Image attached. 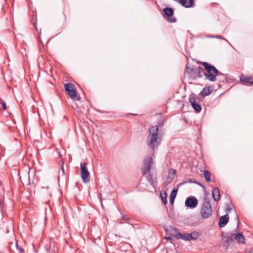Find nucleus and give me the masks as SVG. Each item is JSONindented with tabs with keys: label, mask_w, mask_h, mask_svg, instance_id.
Here are the masks:
<instances>
[{
	"label": "nucleus",
	"mask_w": 253,
	"mask_h": 253,
	"mask_svg": "<svg viewBox=\"0 0 253 253\" xmlns=\"http://www.w3.org/2000/svg\"><path fill=\"white\" fill-rule=\"evenodd\" d=\"M159 132L158 126H153L149 129L147 143L149 147L152 150L157 148L160 144L161 137Z\"/></svg>",
	"instance_id": "1"
},
{
	"label": "nucleus",
	"mask_w": 253,
	"mask_h": 253,
	"mask_svg": "<svg viewBox=\"0 0 253 253\" xmlns=\"http://www.w3.org/2000/svg\"><path fill=\"white\" fill-rule=\"evenodd\" d=\"M203 201L200 213L203 218L207 219L211 216L212 213V210L210 203V200L208 197V194H206Z\"/></svg>",
	"instance_id": "2"
},
{
	"label": "nucleus",
	"mask_w": 253,
	"mask_h": 253,
	"mask_svg": "<svg viewBox=\"0 0 253 253\" xmlns=\"http://www.w3.org/2000/svg\"><path fill=\"white\" fill-rule=\"evenodd\" d=\"M202 65L208 72L207 74H205L207 79L211 82L215 81L216 77L219 74L218 70L213 66L207 62H204Z\"/></svg>",
	"instance_id": "3"
},
{
	"label": "nucleus",
	"mask_w": 253,
	"mask_h": 253,
	"mask_svg": "<svg viewBox=\"0 0 253 253\" xmlns=\"http://www.w3.org/2000/svg\"><path fill=\"white\" fill-rule=\"evenodd\" d=\"M153 160L150 156L146 157L143 160V167L142 169V173L143 175L148 173L153 168Z\"/></svg>",
	"instance_id": "4"
},
{
	"label": "nucleus",
	"mask_w": 253,
	"mask_h": 253,
	"mask_svg": "<svg viewBox=\"0 0 253 253\" xmlns=\"http://www.w3.org/2000/svg\"><path fill=\"white\" fill-rule=\"evenodd\" d=\"M87 164L83 162L80 164V168L81 171V177L83 182L87 183L89 181V172L88 171L87 168Z\"/></svg>",
	"instance_id": "5"
},
{
	"label": "nucleus",
	"mask_w": 253,
	"mask_h": 253,
	"mask_svg": "<svg viewBox=\"0 0 253 253\" xmlns=\"http://www.w3.org/2000/svg\"><path fill=\"white\" fill-rule=\"evenodd\" d=\"M198 201L197 199L193 196L187 198L185 201V206L190 209H194L197 206Z\"/></svg>",
	"instance_id": "6"
},
{
	"label": "nucleus",
	"mask_w": 253,
	"mask_h": 253,
	"mask_svg": "<svg viewBox=\"0 0 253 253\" xmlns=\"http://www.w3.org/2000/svg\"><path fill=\"white\" fill-rule=\"evenodd\" d=\"M165 14L168 16L167 20L169 22L173 23L176 22L175 18L173 16V10L172 8L167 7L163 10Z\"/></svg>",
	"instance_id": "7"
},
{
	"label": "nucleus",
	"mask_w": 253,
	"mask_h": 253,
	"mask_svg": "<svg viewBox=\"0 0 253 253\" xmlns=\"http://www.w3.org/2000/svg\"><path fill=\"white\" fill-rule=\"evenodd\" d=\"M68 95L71 97L73 100H80V96L77 94V91L75 88L68 90L66 91Z\"/></svg>",
	"instance_id": "8"
},
{
	"label": "nucleus",
	"mask_w": 253,
	"mask_h": 253,
	"mask_svg": "<svg viewBox=\"0 0 253 253\" xmlns=\"http://www.w3.org/2000/svg\"><path fill=\"white\" fill-rule=\"evenodd\" d=\"M175 237L177 239H181L185 241H190L191 240V235L189 234H181L179 232L176 233Z\"/></svg>",
	"instance_id": "9"
},
{
	"label": "nucleus",
	"mask_w": 253,
	"mask_h": 253,
	"mask_svg": "<svg viewBox=\"0 0 253 253\" xmlns=\"http://www.w3.org/2000/svg\"><path fill=\"white\" fill-rule=\"evenodd\" d=\"M229 218L227 214L221 216L219 218V226L220 227L225 226L228 222Z\"/></svg>",
	"instance_id": "10"
},
{
	"label": "nucleus",
	"mask_w": 253,
	"mask_h": 253,
	"mask_svg": "<svg viewBox=\"0 0 253 253\" xmlns=\"http://www.w3.org/2000/svg\"><path fill=\"white\" fill-rule=\"evenodd\" d=\"M189 101L193 109L197 112H200L201 110V107L200 104L196 103L195 99L194 98H190Z\"/></svg>",
	"instance_id": "11"
},
{
	"label": "nucleus",
	"mask_w": 253,
	"mask_h": 253,
	"mask_svg": "<svg viewBox=\"0 0 253 253\" xmlns=\"http://www.w3.org/2000/svg\"><path fill=\"white\" fill-rule=\"evenodd\" d=\"M212 195L213 200L217 201L220 199V195L219 190L218 188H213L212 190Z\"/></svg>",
	"instance_id": "12"
},
{
	"label": "nucleus",
	"mask_w": 253,
	"mask_h": 253,
	"mask_svg": "<svg viewBox=\"0 0 253 253\" xmlns=\"http://www.w3.org/2000/svg\"><path fill=\"white\" fill-rule=\"evenodd\" d=\"M178 2L185 7H190L194 3L193 0H178Z\"/></svg>",
	"instance_id": "13"
},
{
	"label": "nucleus",
	"mask_w": 253,
	"mask_h": 253,
	"mask_svg": "<svg viewBox=\"0 0 253 253\" xmlns=\"http://www.w3.org/2000/svg\"><path fill=\"white\" fill-rule=\"evenodd\" d=\"M143 175L145 176L147 180L153 186L156 184V181H155V178H153V174L151 173L150 171H149L147 174Z\"/></svg>",
	"instance_id": "14"
},
{
	"label": "nucleus",
	"mask_w": 253,
	"mask_h": 253,
	"mask_svg": "<svg viewBox=\"0 0 253 253\" xmlns=\"http://www.w3.org/2000/svg\"><path fill=\"white\" fill-rule=\"evenodd\" d=\"M240 81L245 85L253 84L251 78H247L244 76H242L240 77Z\"/></svg>",
	"instance_id": "15"
},
{
	"label": "nucleus",
	"mask_w": 253,
	"mask_h": 253,
	"mask_svg": "<svg viewBox=\"0 0 253 253\" xmlns=\"http://www.w3.org/2000/svg\"><path fill=\"white\" fill-rule=\"evenodd\" d=\"M213 89L211 87H205L203 88V90L201 92L200 94L202 96H206L211 93Z\"/></svg>",
	"instance_id": "16"
},
{
	"label": "nucleus",
	"mask_w": 253,
	"mask_h": 253,
	"mask_svg": "<svg viewBox=\"0 0 253 253\" xmlns=\"http://www.w3.org/2000/svg\"><path fill=\"white\" fill-rule=\"evenodd\" d=\"M234 234V239L236 240V241L239 243L243 244L245 243V238L244 236L241 233H237L236 234L235 233H233Z\"/></svg>",
	"instance_id": "17"
},
{
	"label": "nucleus",
	"mask_w": 253,
	"mask_h": 253,
	"mask_svg": "<svg viewBox=\"0 0 253 253\" xmlns=\"http://www.w3.org/2000/svg\"><path fill=\"white\" fill-rule=\"evenodd\" d=\"M224 241L228 244L233 243L234 242V234H231L230 236H227L224 238Z\"/></svg>",
	"instance_id": "18"
},
{
	"label": "nucleus",
	"mask_w": 253,
	"mask_h": 253,
	"mask_svg": "<svg viewBox=\"0 0 253 253\" xmlns=\"http://www.w3.org/2000/svg\"><path fill=\"white\" fill-rule=\"evenodd\" d=\"M203 175H204V177L205 180L207 182H210L211 181V177H210L211 174H210V172L208 170H205L203 173Z\"/></svg>",
	"instance_id": "19"
},
{
	"label": "nucleus",
	"mask_w": 253,
	"mask_h": 253,
	"mask_svg": "<svg viewBox=\"0 0 253 253\" xmlns=\"http://www.w3.org/2000/svg\"><path fill=\"white\" fill-rule=\"evenodd\" d=\"M65 89L66 91L72 90L75 88L74 85L72 84H66L64 85Z\"/></svg>",
	"instance_id": "20"
},
{
	"label": "nucleus",
	"mask_w": 253,
	"mask_h": 253,
	"mask_svg": "<svg viewBox=\"0 0 253 253\" xmlns=\"http://www.w3.org/2000/svg\"><path fill=\"white\" fill-rule=\"evenodd\" d=\"M190 234L191 235V240H196L198 239L199 237V234L197 232H194Z\"/></svg>",
	"instance_id": "21"
},
{
	"label": "nucleus",
	"mask_w": 253,
	"mask_h": 253,
	"mask_svg": "<svg viewBox=\"0 0 253 253\" xmlns=\"http://www.w3.org/2000/svg\"><path fill=\"white\" fill-rule=\"evenodd\" d=\"M162 201L165 204H166L167 203V193L165 192L164 193V196L161 194Z\"/></svg>",
	"instance_id": "22"
},
{
	"label": "nucleus",
	"mask_w": 253,
	"mask_h": 253,
	"mask_svg": "<svg viewBox=\"0 0 253 253\" xmlns=\"http://www.w3.org/2000/svg\"><path fill=\"white\" fill-rule=\"evenodd\" d=\"M177 192V189H173L171 191L170 198H172V197H173V199H175L176 195Z\"/></svg>",
	"instance_id": "23"
},
{
	"label": "nucleus",
	"mask_w": 253,
	"mask_h": 253,
	"mask_svg": "<svg viewBox=\"0 0 253 253\" xmlns=\"http://www.w3.org/2000/svg\"><path fill=\"white\" fill-rule=\"evenodd\" d=\"M0 104H1V106H2L3 110H6V103L1 99H0Z\"/></svg>",
	"instance_id": "24"
},
{
	"label": "nucleus",
	"mask_w": 253,
	"mask_h": 253,
	"mask_svg": "<svg viewBox=\"0 0 253 253\" xmlns=\"http://www.w3.org/2000/svg\"><path fill=\"white\" fill-rule=\"evenodd\" d=\"M16 248L18 251V253H24V250L20 247H18L17 243H16Z\"/></svg>",
	"instance_id": "25"
},
{
	"label": "nucleus",
	"mask_w": 253,
	"mask_h": 253,
	"mask_svg": "<svg viewBox=\"0 0 253 253\" xmlns=\"http://www.w3.org/2000/svg\"><path fill=\"white\" fill-rule=\"evenodd\" d=\"M198 73L199 74L200 77H202V74H204L205 73L204 72L203 69L201 67H199L198 68Z\"/></svg>",
	"instance_id": "26"
},
{
	"label": "nucleus",
	"mask_w": 253,
	"mask_h": 253,
	"mask_svg": "<svg viewBox=\"0 0 253 253\" xmlns=\"http://www.w3.org/2000/svg\"><path fill=\"white\" fill-rule=\"evenodd\" d=\"M176 171L175 169H170L169 170V173L170 174H172V175H174L176 174Z\"/></svg>",
	"instance_id": "27"
},
{
	"label": "nucleus",
	"mask_w": 253,
	"mask_h": 253,
	"mask_svg": "<svg viewBox=\"0 0 253 253\" xmlns=\"http://www.w3.org/2000/svg\"><path fill=\"white\" fill-rule=\"evenodd\" d=\"M209 37H211V38H217V39H221L225 40L221 36H220V35L211 36Z\"/></svg>",
	"instance_id": "28"
},
{
	"label": "nucleus",
	"mask_w": 253,
	"mask_h": 253,
	"mask_svg": "<svg viewBox=\"0 0 253 253\" xmlns=\"http://www.w3.org/2000/svg\"><path fill=\"white\" fill-rule=\"evenodd\" d=\"M226 211L228 212H229L230 211H231V208L230 207L229 205H227Z\"/></svg>",
	"instance_id": "29"
},
{
	"label": "nucleus",
	"mask_w": 253,
	"mask_h": 253,
	"mask_svg": "<svg viewBox=\"0 0 253 253\" xmlns=\"http://www.w3.org/2000/svg\"><path fill=\"white\" fill-rule=\"evenodd\" d=\"M174 199H173V197H172V198H170V203L171 204H173V201H174Z\"/></svg>",
	"instance_id": "30"
},
{
	"label": "nucleus",
	"mask_w": 253,
	"mask_h": 253,
	"mask_svg": "<svg viewBox=\"0 0 253 253\" xmlns=\"http://www.w3.org/2000/svg\"><path fill=\"white\" fill-rule=\"evenodd\" d=\"M165 238L167 240H171V238L170 237H166Z\"/></svg>",
	"instance_id": "31"
},
{
	"label": "nucleus",
	"mask_w": 253,
	"mask_h": 253,
	"mask_svg": "<svg viewBox=\"0 0 253 253\" xmlns=\"http://www.w3.org/2000/svg\"><path fill=\"white\" fill-rule=\"evenodd\" d=\"M122 218L125 220H128V218L126 217L125 215L122 216Z\"/></svg>",
	"instance_id": "32"
},
{
	"label": "nucleus",
	"mask_w": 253,
	"mask_h": 253,
	"mask_svg": "<svg viewBox=\"0 0 253 253\" xmlns=\"http://www.w3.org/2000/svg\"><path fill=\"white\" fill-rule=\"evenodd\" d=\"M62 169V170L63 172H64V169H63V167H62V169Z\"/></svg>",
	"instance_id": "33"
},
{
	"label": "nucleus",
	"mask_w": 253,
	"mask_h": 253,
	"mask_svg": "<svg viewBox=\"0 0 253 253\" xmlns=\"http://www.w3.org/2000/svg\"><path fill=\"white\" fill-rule=\"evenodd\" d=\"M28 177H29V176ZM28 178H29V181H28V184H30V177H28Z\"/></svg>",
	"instance_id": "34"
},
{
	"label": "nucleus",
	"mask_w": 253,
	"mask_h": 253,
	"mask_svg": "<svg viewBox=\"0 0 253 253\" xmlns=\"http://www.w3.org/2000/svg\"><path fill=\"white\" fill-rule=\"evenodd\" d=\"M237 220H238V224H239L240 221H239V219L238 218H237Z\"/></svg>",
	"instance_id": "35"
},
{
	"label": "nucleus",
	"mask_w": 253,
	"mask_h": 253,
	"mask_svg": "<svg viewBox=\"0 0 253 253\" xmlns=\"http://www.w3.org/2000/svg\"><path fill=\"white\" fill-rule=\"evenodd\" d=\"M174 230L175 231H177L176 229H174Z\"/></svg>",
	"instance_id": "36"
}]
</instances>
